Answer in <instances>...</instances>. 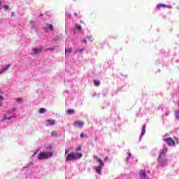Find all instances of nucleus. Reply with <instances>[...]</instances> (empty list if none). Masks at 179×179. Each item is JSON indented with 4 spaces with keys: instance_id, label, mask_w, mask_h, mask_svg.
<instances>
[{
    "instance_id": "423d86ee",
    "label": "nucleus",
    "mask_w": 179,
    "mask_h": 179,
    "mask_svg": "<svg viewBox=\"0 0 179 179\" xmlns=\"http://www.w3.org/2000/svg\"><path fill=\"white\" fill-rule=\"evenodd\" d=\"M93 157L96 160V162H99V166H104V162H103L101 158H99L97 155H94Z\"/></svg>"
},
{
    "instance_id": "c756f323",
    "label": "nucleus",
    "mask_w": 179,
    "mask_h": 179,
    "mask_svg": "<svg viewBox=\"0 0 179 179\" xmlns=\"http://www.w3.org/2000/svg\"><path fill=\"white\" fill-rule=\"evenodd\" d=\"M84 136H85V133H82V134H80V138H81V139H83V138H84Z\"/></svg>"
},
{
    "instance_id": "79ce46f5",
    "label": "nucleus",
    "mask_w": 179,
    "mask_h": 179,
    "mask_svg": "<svg viewBox=\"0 0 179 179\" xmlns=\"http://www.w3.org/2000/svg\"><path fill=\"white\" fill-rule=\"evenodd\" d=\"M71 15H68L69 17H70Z\"/></svg>"
},
{
    "instance_id": "cd10ccee",
    "label": "nucleus",
    "mask_w": 179,
    "mask_h": 179,
    "mask_svg": "<svg viewBox=\"0 0 179 179\" xmlns=\"http://www.w3.org/2000/svg\"><path fill=\"white\" fill-rule=\"evenodd\" d=\"M131 157V153H129V156L126 159V162H128V159Z\"/></svg>"
},
{
    "instance_id": "412c9836",
    "label": "nucleus",
    "mask_w": 179,
    "mask_h": 179,
    "mask_svg": "<svg viewBox=\"0 0 179 179\" xmlns=\"http://www.w3.org/2000/svg\"><path fill=\"white\" fill-rule=\"evenodd\" d=\"M44 113H45V109L44 108H41L39 109V113L40 114H44Z\"/></svg>"
},
{
    "instance_id": "f3484780",
    "label": "nucleus",
    "mask_w": 179,
    "mask_h": 179,
    "mask_svg": "<svg viewBox=\"0 0 179 179\" xmlns=\"http://www.w3.org/2000/svg\"><path fill=\"white\" fill-rule=\"evenodd\" d=\"M83 156V154L82 152H78L76 154V159H81V157Z\"/></svg>"
},
{
    "instance_id": "72a5a7b5",
    "label": "nucleus",
    "mask_w": 179,
    "mask_h": 179,
    "mask_svg": "<svg viewBox=\"0 0 179 179\" xmlns=\"http://www.w3.org/2000/svg\"><path fill=\"white\" fill-rule=\"evenodd\" d=\"M38 152V150H36V151L34 153V155H33L32 156L34 157L35 155H37V152Z\"/></svg>"
},
{
    "instance_id": "2f4dec72",
    "label": "nucleus",
    "mask_w": 179,
    "mask_h": 179,
    "mask_svg": "<svg viewBox=\"0 0 179 179\" xmlns=\"http://www.w3.org/2000/svg\"><path fill=\"white\" fill-rule=\"evenodd\" d=\"M8 8H9V7H8V6H4V10H8Z\"/></svg>"
},
{
    "instance_id": "1a4fd4ad",
    "label": "nucleus",
    "mask_w": 179,
    "mask_h": 179,
    "mask_svg": "<svg viewBox=\"0 0 179 179\" xmlns=\"http://www.w3.org/2000/svg\"><path fill=\"white\" fill-rule=\"evenodd\" d=\"M140 177H141V179L142 178H145V177H147L146 176V171L145 170H141L140 171Z\"/></svg>"
},
{
    "instance_id": "a211bd4d",
    "label": "nucleus",
    "mask_w": 179,
    "mask_h": 179,
    "mask_svg": "<svg viewBox=\"0 0 179 179\" xmlns=\"http://www.w3.org/2000/svg\"><path fill=\"white\" fill-rule=\"evenodd\" d=\"M71 52H72V48H70L69 49H66L65 50L66 55V54H71Z\"/></svg>"
},
{
    "instance_id": "7ed1b4c3",
    "label": "nucleus",
    "mask_w": 179,
    "mask_h": 179,
    "mask_svg": "<svg viewBox=\"0 0 179 179\" xmlns=\"http://www.w3.org/2000/svg\"><path fill=\"white\" fill-rule=\"evenodd\" d=\"M74 160H76V155H75L74 152H71L67 155L66 162H74Z\"/></svg>"
},
{
    "instance_id": "ea45409f",
    "label": "nucleus",
    "mask_w": 179,
    "mask_h": 179,
    "mask_svg": "<svg viewBox=\"0 0 179 179\" xmlns=\"http://www.w3.org/2000/svg\"><path fill=\"white\" fill-rule=\"evenodd\" d=\"M3 92H2V91L0 89V94H2Z\"/></svg>"
},
{
    "instance_id": "dca6fc26",
    "label": "nucleus",
    "mask_w": 179,
    "mask_h": 179,
    "mask_svg": "<svg viewBox=\"0 0 179 179\" xmlns=\"http://www.w3.org/2000/svg\"><path fill=\"white\" fill-rule=\"evenodd\" d=\"M175 117H176V120H178V121H179V110L175 111Z\"/></svg>"
},
{
    "instance_id": "f257e3e1",
    "label": "nucleus",
    "mask_w": 179,
    "mask_h": 179,
    "mask_svg": "<svg viewBox=\"0 0 179 179\" xmlns=\"http://www.w3.org/2000/svg\"><path fill=\"white\" fill-rule=\"evenodd\" d=\"M52 152H40L38 155V160H45V159H48V157H52Z\"/></svg>"
},
{
    "instance_id": "393cba45",
    "label": "nucleus",
    "mask_w": 179,
    "mask_h": 179,
    "mask_svg": "<svg viewBox=\"0 0 179 179\" xmlns=\"http://www.w3.org/2000/svg\"><path fill=\"white\" fill-rule=\"evenodd\" d=\"M51 136H57V131H52L51 133Z\"/></svg>"
},
{
    "instance_id": "6ab92c4d",
    "label": "nucleus",
    "mask_w": 179,
    "mask_h": 179,
    "mask_svg": "<svg viewBox=\"0 0 179 179\" xmlns=\"http://www.w3.org/2000/svg\"><path fill=\"white\" fill-rule=\"evenodd\" d=\"M47 28L49 29V30H54V27L51 24H48Z\"/></svg>"
},
{
    "instance_id": "9d476101",
    "label": "nucleus",
    "mask_w": 179,
    "mask_h": 179,
    "mask_svg": "<svg viewBox=\"0 0 179 179\" xmlns=\"http://www.w3.org/2000/svg\"><path fill=\"white\" fill-rule=\"evenodd\" d=\"M167 150L168 149L167 148H164L161 153L159 155V156H161V157H166V156L164 155H166V153H167Z\"/></svg>"
},
{
    "instance_id": "58836bf2",
    "label": "nucleus",
    "mask_w": 179,
    "mask_h": 179,
    "mask_svg": "<svg viewBox=\"0 0 179 179\" xmlns=\"http://www.w3.org/2000/svg\"><path fill=\"white\" fill-rule=\"evenodd\" d=\"M105 160H108V157H105Z\"/></svg>"
},
{
    "instance_id": "c9c22d12",
    "label": "nucleus",
    "mask_w": 179,
    "mask_h": 179,
    "mask_svg": "<svg viewBox=\"0 0 179 179\" xmlns=\"http://www.w3.org/2000/svg\"><path fill=\"white\" fill-rule=\"evenodd\" d=\"M141 179H149V178H148V176H145V178H142Z\"/></svg>"
},
{
    "instance_id": "4c0bfd02",
    "label": "nucleus",
    "mask_w": 179,
    "mask_h": 179,
    "mask_svg": "<svg viewBox=\"0 0 179 179\" xmlns=\"http://www.w3.org/2000/svg\"><path fill=\"white\" fill-rule=\"evenodd\" d=\"M12 111H16V108H13L12 109Z\"/></svg>"
},
{
    "instance_id": "a19ab883",
    "label": "nucleus",
    "mask_w": 179,
    "mask_h": 179,
    "mask_svg": "<svg viewBox=\"0 0 179 179\" xmlns=\"http://www.w3.org/2000/svg\"><path fill=\"white\" fill-rule=\"evenodd\" d=\"M168 8H173V6H169Z\"/></svg>"
},
{
    "instance_id": "5701e85b",
    "label": "nucleus",
    "mask_w": 179,
    "mask_h": 179,
    "mask_svg": "<svg viewBox=\"0 0 179 179\" xmlns=\"http://www.w3.org/2000/svg\"><path fill=\"white\" fill-rule=\"evenodd\" d=\"M15 101L17 102V103H22L23 101V100L22 99V98H16L15 99Z\"/></svg>"
},
{
    "instance_id": "4468645a",
    "label": "nucleus",
    "mask_w": 179,
    "mask_h": 179,
    "mask_svg": "<svg viewBox=\"0 0 179 179\" xmlns=\"http://www.w3.org/2000/svg\"><path fill=\"white\" fill-rule=\"evenodd\" d=\"M146 134V125L143 126L142 131H141V136H143Z\"/></svg>"
},
{
    "instance_id": "20e7f679",
    "label": "nucleus",
    "mask_w": 179,
    "mask_h": 179,
    "mask_svg": "<svg viewBox=\"0 0 179 179\" xmlns=\"http://www.w3.org/2000/svg\"><path fill=\"white\" fill-rule=\"evenodd\" d=\"M164 141L166 142L169 146H176V141H174V140L170 137L164 138Z\"/></svg>"
},
{
    "instance_id": "b1692460",
    "label": "nucleus",
    "mask_w": 179,
    "mask_h": 179,
    "mask_svg": "<svg viewBox=\"0 0 179 179\" xmlns=\"http://www.w3.org/2000/svg\"><path fill=\"white\" fill-rule=\"evenodd\" d=\"M87 38L90 41H91V43L94 40L92 36H88Z\"/></svg>"
},
{
    "instance_id": "6e6552de",
    "label": "nucleus",
    "mask_w": 179,
    "mask_h": 179,
    "mask_svg": "<svg viewBox=\"0 0 179 179\" xmlns=\"http://www.w3.org/2000/svg\"><path fill=\"white\" fill-rule=\"evenodd\" d=\"M10 66V64H6L4 67L0 71V73H3V72H6V71L9 69Z\"/></svg>"
},
{
    "instance_id": "37998d69",
    "label": "nucleus",
    "mask_w": 179,
    "mask_h": 179,
    "mask_svg": "<svg viewBox=\"0 0 179 179\" xmlns=\"http://www.w3.org/2000/svg\"><path fill=\"white\" fill-rule=\"evenodd\" d=\"M0 5H1V1H0Z\"/></svg>"
},
{
    "instance_id": "ddd939ff",
    "label": "nucleus",
    "mask_w": 179,
    "mask_h": 179,
    "mask_svg": "<svg viewBox=\"0 0 179 179\" xmlns=\"http://www.w3.org/2000/svg\"><path fill=\"white\" fill-rule=\"evenodd\" d=\"M66 114H68V115H72V114H75V110H73V109H69L66 111Z\"/></svg>"
},
{
    "instance_id": "f8f14e48",
    "label": "nucleus",
    "mask_w": 179,
    "mask_h": 179,
    "mask_svg": "<svg viewBox=\"0 0 179 179\" xmlns=\"http://www.w3.org/2000/svg\"><path fill=\"white\" fill-rule=\"evenodd\" d=\"M32 51H33L34 54H40V52H41V51H43V49H41V48H39V49L33 48Z\"/></svg>"
},
{
    "instance_id": "2eb2a0df",
    "label": "nucleus",
    "mask_w": 179,
    "mask_h": 179,
    "mask_svg": "<svg viewBox=\"0 0 179 179\" xmlns=\"http://www.w3.org/2000/svg\"><path fill=\"white\" fill-rule=\"evenodd\" d=\"M76 29H77V30H79V31H82V25L76 24Z\"/></svg>"
},
{
    "instance_id": "9b49d317",
    "label": "nucleus",
    "mask_w": 179,
    "mask_h": 179,
    "mask_svg": "<svg viewBox=\"0 0 179 179\" xmlns=\"http://www.w3.org/2000/svg\"><path fill=\"white\" fill-rule=\"evenodd\" d=\"M102 167L103 166H95V171L97 173V174H101Z\"/></svg>"
},
{
    "instance_id": "0eeeda50",
    "label": "nucleus",
    "mask_w": 179,
    "mask_h": 179,
    "mask_svg": "<svg viewBox=\"0 0 179 179\" xmlns=\"http://www.w3.org/2000/svg\"><path fill=\"white\" fill-rule=\"evenodd\" d=\"M46 127H50L51 125L55 124V120H46Z\"/></svg>"
},
{
    "instance_id": "c85d7f7f",
    "label": "nucleus",
    "mask_w": 179,
    "mask_h": 179,
    "mask_svg": "<svg viewBox=\"0 0 179 179\" xmlns=\"http://www.w3.org/2000/svg\"><path fill=\"white\" fill-rule=\"evenodd\" d=\"M69 153V149H66L65 150V155H68Z\"/></svg>"
},
{
    "instance_id": "4be33fe9",
    "label": "nucleus",
    "mask_w": 179,
    "mask_h": 179,
    "mask_svg": "<svg viewBox=\"0 0 179 179\" xmlns=\"http://www.w3.org/2000/svg\"><path fill=\"white\" fill-rule=\"evenodd\" d=\"M167 6V5H165V4H158L157 6V8H166Z\"/></svg>"
},
{
    "instance_id": "39448f33",
    "label": "nucleus",
    "mask_w": 179,
    "mask_h": 179,
    "mask_svg": "<svg viewBox=\"0 0 179 179\" xmlns=\"http://www.w3.org/2000/svg\"><path fill=\"white\" fill-rule=\"evenodd\" d=\"M73 125L76 127V128H83V127L85 125V122L82 121H76L74 122Z\"/></svg>"
},
{
    "instance_id": "aec40b11",
    "label": "nucleus",
    "mask_w": 179,
    "mask_h": 179,
    "mask_svg": "<svg viewBox=\"0 0 179 179\" xmlns=\"http://www.w3.org/2000/svg\"><path fill=\"white\" fill-rule=\"evenodd\" d=\"M94 86H100V81L97 80H94Z\"/></svg>"
},
{
    "instance_id": "bb28decb",
    "label": "nucleus",
    "mask_w": 179,
    "mask_h": 179,
    "mask_svg": "<svg viewBox=\"0 0 179 179\" xmlns=\"http://www.w3.org/2000/svg\"><path fill=\"white\" fill-rule=\"evenodd\" d=\"M2 100H3V97H2V96L0 95V106L1 104H2Z\"/></svg>"
},
{
    "instance_id": "f704fd0d",
    "label": "nucleus",
    "mask_w": 179,
    "mask_h": 179,
    "mask_svg": "<svg viewBox=\"0 0 179 179\" xmlns=\"http://www.w3.org/2000/svg\"><path fill=\"white\" fill-rule=\"evenodd\" d=\"M83 51H85V49H84V48L80 49V50H79L80 52H83Z\"/></svg>"
},
{
    "instance_id": "f03ea898",
    "label": "nucleus",
    "mask_w": 179,
    "mask_h": 179,
    "mask_svg": "<svg viewBox=\"0 0 179 179\" xmlns=\"http://www.w3.org/2000/svg\"><path fill=\"white\" fill-rule=\"evenodd\" d=\"M157 162L161 167H164L167 164V159L166 157H162V155H159Z\"/></svg>"
},
{
    "instance_id": "473e14b6",
    "label": "nucleus",
    "mask_w": 179,
    "mask_h": 179,
    "mask_svg": "<svg viewBox=\"0 0 179 179\" xmlns=\"http://www.w3.org/2000/svg\"><path fill=\"white\" fill-rule=\"evenodd\" d=\"M82 43H85V44H86V43H87V41H86V39H84Z\"/></svg>"
},
{
    "instance_id": "7c9ffc66",
    "label": "nucleus",
    "mask_w": 179,
    "mask_h": 179,
    "mask_svg": "<svg viewBox=\"0 0 179 179\" xmlns=\"http://www.w3.org/2000/svg\"><path fill=\"white\" fill-rule=\"evenodd\" d=\"M13 116H11V117H4V120H9V118H12Z\"/></svg>"
},
{
    "instance_id": "e433bc0d",
    "label": "nucleus",
    "mask_w": 179,
    "mask_h": 179,
    "mask_svg": "<svg viewBox=\"0 0 179 179\" xmlns=\"http://www.w3.org/2000/svg\"><path fill=\"white\" fill-rule=\"evenodd\" d=\"M74 16L78 17V13H75Z\"/></svg>"
},
{
    "instance_id": "a878e982",
    "label": "nucleus",
    "mask_w": 179,
    "mask_h": 179,
    "mask_svg": "<svg viewBox=\"0 0 179 179\" xmlns=\"http://www.w3.org/2000/svg\"><path fill=\"white\" fill-rule=\"evenodd\" d=\"M76 152H79L80 150H82V147L78 146L76 149Z\"/></svg>"
}]
</instances>
